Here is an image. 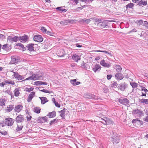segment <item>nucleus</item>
Wrapping results in <instances>:
<instances>
[{"instance_id": "nucleus-1", "label": "nucleus", "mask_w": 148, "mask_h": 148, "mask_svg": "<svg viewBox=\"0 0 148 148\" xmlns=\"http://www.w3.org/2000/svg\"><path fill=\"white\" fill-rule=\"evenodd\" d=\"M120 138L119 136L116 133H113V135L110 138V140L113 144L116 145L119 143Z\"/></svg>"}, {"instance_id": "nucleus-2", "label": "nucleus", "mask_w": 148, "mask_h": 148, "mask_svg": "<svg viewBox=\"0 0 148 148\" xmlns=\"http://www.w3.org/2000/svg\"><path fill=\"white\" fill-rule=\"evenodd\" d=\"M113 22V21L110 20H105L103 22L98 23L97 25L101 28H103L108 26V24L109 22Z\"/></svg>"}, {"instance_id": "nucleus-3", "label": "nucleus", "mask_w": 148, "mask_h": 148, "mask_svg": "<svg viewBox=\"0 0 148 148\" xmlns=\"http://www.w3.org/2000/svg\"><path fill=\"white\" fill-rule=\"evenodd\" d=\"M132 114L134 115H137L139 117H141L143 115L144 113L143 111L138 109L137 108L133 110L132 112Z\"/></svg>"}, {"instance_id": "nucleus-4", "label": "nucleus", "mask_w": 148, "mask_h": 148, "mask_svg": "<svg viewBox=\"0 0 148 148\" xmlns=\"http://www.w3.org/2000/svg\"><path fill=\"white\" fill-rule=\"evenodd\" d=\"M5 123L8 126H12L14 123V120L10 118H5Z\"/></svg>"}, {"instance_id": "nucleus-5", "label": "nucleus", "mask_w": 148, "mask_h": 148, "mask_svg": "<svg viewBox=\"0 0 148 148\" xmlns=\"http://www.w3.org/2000/svg\"><path fill=\"white\" fill-rule=\"evenodd\" d=\"M84 97L86 98H88L91 99H97L98 98L95 95L88 93H86L84 94Z\"/></svg>"}, {"instance_id": "nucleus-6", "label": "nucleus", "mask_w": 148, "mask_h": 148, "mask_svg": "<svg viewBox=\"0 0 148 148\" xmlns=\"http://www.w3.org/2000/svg\"><path fill=\"white\" fill-rule=\"evenodd\" d=\"M128 86V84L124 82L120 84L118 86V88L122 91H124L127 88Z\"/></svg>"}, {"instance_id": "nucleus-7", "label": "nucleus", "mask_w": 148, "mask_h": 148, "mask_svg": "<svg viewBox=\"0 0 148 148\" xmlns=\"http://www.w3.org/2000/svg\"><path fill=\"white\" fill-rule=\"evenodd\" d=\"M7 39L10 42H16L19 40V37L16 36H14L13 37L11 36H9Z\"/></svg>"}, {"instance_id": "nucleus-8", "label": "nucleus", "mask_w": 148, "mask_h": 148, "mask_svg": "<svg viewBox=\"0 0 148 148\" xmlns=\"http://www.w3.org/2000/svg\"><path fill=\"white\" fill-rule=\"evenodd\" d=\"M115 78L117 80H120L123 79L124 76L121 73L118 72L115 74Z\"/></svg>"}, {"instance_id": "nucleus-9", "label": "nucleus", "mask_w": 148, "mask_h": 148, "mask_svg": "<svg viewBox=\"0 0 148 148\" xmlns=\"http://www.w3.org/2000/svg\"><path fill=\"white\" fill-rule=\"evenodd\" d=\"M34 41L37 42H41L43 41V39L41 36L36 35L34 36Z\"/></svg>"}, {"instance_id": "nucleus-10", "label": "nucleus", "mask_w": 148, "mask_h": 148, "mask_svg": "<svg viewBox=\"0 0 148 148\" xmlns=\"http://www.w3.org/2000/svg\"><path fill=\"white\" fill-rule=\"evenodd\" d=\"M25 120L24 118L23 117V116L21 114H19L15 119V121L16 123H21L24 121Z\"/></svg>"}, {"instance_id": "nucleus-11", "label": "nucleus", "mask_w": 148, "mask_h": 148, "mask_svg": "<svg viewBox=\"0 0 148 148\" xmlns=\"http://www.w3.org/2000/svg\"><path fill=\"white\" fill-rule=\"evenodd\" d=\"M28 38V36L26 35H24L23 36L19 37V40L21 42H25L27 41Z\"/></svg>"}, {"instance_id": "nucleus-12", "label": "nucleus", "mask_w": 148, "mask_h": 148, "mask_svg": "<svg viewBox=\"0 0 148 148\" xmlns=\"http://www.w3.org/2000/svg\"><path fill=\"white\" fill-rule=\"evenodd\" d=\"M23 108V107L21 105H18L15 106L14 110L16 112L18 113L21 111Z\"/></svg>"}, {"instance_id": "nucleus-13", "label": "nucleus", "mask_w": 148, "mask_h": 148, "mask_svg": "<svg viewBox=\"0 0 148 148\" xmlns=\"http://www.w3.org/2000/svg\"><path fill=\"white\" fill-rule=\"evenodd\" d=\"M118 101L122 104H128L129 103V101L127 98H123V99H118Z\"/></svg>"}, {"instance_id": "nucleus-14", "label": "nucleus", "mask_w": 148, "mask_h": 148, "mask_svg": "<svg viewBox=\"0 0 148 148\" xmlns=\"http://www.w3.org/2000/svg\"><path fill=\"white\" fill-rule=\"evenodd\" d=\"M65 55V52L64 50L60 49L57 51V55L60 57H64Z\"/></svg>"}, {"instance_id": "nucleus-15", "label": "nucleus", "mask_w": 148, "mask_h": 148, "mask_svg": "<svg viewBox=\"0 0 148 148\" xmlns=\"http://www.w3.org/2000/svg\"><path fill=\"white\" fill-rule=\"evenodd\" d=\"M74 21L72 20L68 19L66 20L61 21L60 22V23L62 25H66L68 24L69 23H70L71 22H73Z\"/></svg>"}, {"instance_id": "nucleus-16", "label": "nucleus", "mask_w": 148, "mask_h": 148, "mask_svg": "<svg viewBox=\"0 0 148 148\" xmlns=\"http://www.w3.org/2000/svg\"><path fill=\"white\" fill-rule=\"evenodd\" d=\"M101 69V66L98 64H96L95 66L92 68V70L95 72L96 73L97 71H100Z\"/></svg>"}, {"instance_id": "nucleus-17", "label": "nucleus", "mask_w": 148, "mask_h": 148, "mask_svg": "<svg viewBox=\"0 0 148 148\" xmlns=\"http://www.w3.org/2000/svg\"><path fill=\"white\" fill-rule=\"evenodd\" d=\"M35 94V92H30V94L29 95L28 98L27 99V101L28 102H30L32 100V99L34 97Z\"/></svg>"}, {"instance_id": "nucleus-18", "label": "nucleus", "mask_w": 148, "mask_h": 148, "mask_svg": "<svg viewBox=\"0 0 148 148\" xmlns=\"http://www.w3.org/2000/svg\"><path fill=\"white\" fill-rule=\"evenodd\" d=\"M34 44L32 43L29 44L26 46L27 49L29 50L30 51H34Z\"/></svg>"}, {"instance_id": "nucleus-19", "label": "nucleus", "mask_w": 148, "mask_h": 148, "mask_svg": "<svg viewBox=\"0 0 148 148\" xmlns=\"http://www.w3.org/2000/svg\"><path fill=\"white\" fill-rule=\"evenodd\" d=\"M104 114L103 111L97 110L96 112L95 115L98 117H101Z\"/></svg>"}, {"instance_id": "nucleus-20", "label": "nucleus", "mask_w": 148, "mask_h": 148, "mask_svg": "<svg viewBox=\"0 0 148 148\" xmlns=\"http://www.w3.org/2000/svg\"><path fill=\"white\" fill-rule=\"evenodd\" d=\"M100 64L101 65L106 67H109L111 66L110 64L106 63L105 61L103 60L100 62Z\"/></svg>"}, {"instance_id": "nucleus-21", "label": "nucleus", "mask_w": 148, "mask_h": 148, "mask_svg": "<svg viewBox=\"0 0 148 148\" xmlns=\"http://www.w3.org/2000/svg\"><path fill=\"white\" fill-rule=\"evenodd\" d=\"M72 59L75 62H77L81 59L80 57L77 55L74 54L72 56Z\"/></svg>"}, {"instance_id": "nucleus-22", "label": "nucleus", "mask_w": 148, "mask_h": 148, "mask_svg": "<svg viewBox=\"0 0 148 148\" xmlns=\"http://www.w3.org/2000/svg\"><path fill=\"white\" fill-rule=\"evenodd\" d=\"M39 98L41 100L42 104H44L48 101L47 98L45 97H39Z\"/></svg>"}, {"instance_id": "nucleus-23", "label": "nucleus", "mask_w": 148, "mask_h": 148, "mask_svg": "<svg viewBox=\"0 0 148 148\" xmlns=\"http://www.w3.org/2000/svg\"><path fill=\"white\" fill-rule=\"evenodd\" d=\"M34 80H42L43 79V77L41 75H39L38 74H34Z\"/></svg>"}, {"instance_id": "nucleus-24", "label": "nucleus", "mask_w": 148, "mask_h": 148, "mask_svg": "<svg viewBox=\"0 0 148 148\" xmlns=\"http://www.w3.org/2000/svg\"><path fill=\"white\" fill-rule=\"evenodd\" d=\"M147 4V2L146 1H145L144 0H141L139 1L137 5L140 6H145Z\"/></svg>"}, {"instance_id": "nucleus-25", "label": "nucleus", "mask_w": 148, "mask_h": 148, "mask_svg": "<svg viewBox=\"0 0 148 148\" xmlns=\"http://www.w3.org/2000/svg\"><path fill=\"white\" fill-rule=\"evenodd\" d=\"M56 112L55 111H53L49 113L47 116H49V117L50 118H52L56 116Z\"/></svg>"}, {"instance_id": "nucleus-26", "label": "nucleus", "mask_w": 148, "mask_h": 148, "mask_svg": "<svg viewBox=\"0 0 148 148\" xmlns=\"http://www.w3.org/2000/svg\"><path fill=\"white\" fill-rule=\"evenodd\" d=\"M66 109L64 108L62 110L60 111L59 112L60 113V116H61L62 119H64L65 116V112L66 111Z\"/></svg>"}, {"instance_id": "nucleus-27", "label": "nucleus", "mask_w": 148, "mask_h": 148, "mask_svg": "<svg viewBox=\"0 0 148 148\" xmlns=\"http://www.w3.org/2000/svg\"><path fill=\"white\" fill-rule=\"evenodd\" d=\"M34 85L36 86H38L39 85H47V82L40 81L35 82L34 83Z\"/></svg>"}, {"instance_id": "nucleus-28", "label": "nucleus", "mask_w": 148, "mask_h": 148, "mask_svg": "<svg viewBox=\"0 0 148 148\" xmlns=\"http://www.w3.org/2000/svg\"><path fill=\"white\" fill-rule=\"evenodd\" d=\"M104 118L106 119V121H104L103 122V124L109 125L112 123V121L110 119L107 118L106 117H104Z\"/></svg>"}, {"instance_id": "nucleus-29", "label": "nucleus", "mask_w": 148, "mask_h": 148, "mask_svg": "<svg viewBox=\"0 0 148 148\" xmlns=\"http://www.w3.org/2000/svg\"><path fill=\"white\" fill-rule=\"evenodd\" d=\"M8 46L9 45L8 44H5L3 46L2 48L4 50L6 51H9L11 49V48L8 47Z\"/></svg>"}, {"instance_id": "nucleus-30", "label": "nucleus", "mask_w": 148, "mask_h": 148, "mask_svg": "<svg viewBox=\"0 0 148 148\" xmlns=\"http://www.w3.org/2000/svg\"><path fill=\"white\" fill-rule=\"evenodd\" d=\"M70 82L74 86L80 84V82H77L76 79L71 80Z\"/></svg>"}, {"instance_id": "nucleus-31", "label": "nucleus", "mask_w": 148, "mask_h": 148, "mask_svg": "<svg viewBox=\"0 0 148 148\" xmlns=\"http://www.w3.org/2000/svg\"><path fill=\"white\" fill-rule=\"evenodd\" d=\"M14 106L13 105H10L7 107V112H11L14 108Z\"/></svg>"}, {"instance_id": "nucleus-32", "label": "nucleus", "mask_w": 148, "mask_h": 148, "mask_svg": "<svg viewBox=\"0 0 148 148\" xmlns=\"http://www.w3.org/2000/svg\"><path fill=\"white\" fill-rule=\"evenodd\" d=\"M63 7L61 6L58 7L56 8V9L62 13L63 12H66L67 10L65 9H63Z\"/></svg>"}, {"instance_id": "nucleus-33", "label": "nucleus", "mask_w": 148, "mask_h": 148, "mask_svg": "<svg viewBox=\"0 0 148 148\" xmlns=\"http://www.w3.org/2000/svg\"><path fill=\"white\" fill-rule=\"evenodd\" d=\"M40 110L41 109L39 107H36L34 108V111L37 114H39L40 113Z\"/></svg>"}, {"instance_id": "nucleus-34", "label": "nucleus", "mask_w": 148, "mask_h": 148, "mask_svg": "<svg viewBox=\"0 0 148 148\" xmlns=\"http://www.w3.org/2000/svg\"><path fill=\"white\" fill-rule=\"evenodd\" d=\"M11 62L12 64H15L19 62L18 61V59H16L14 57H11Z\"/></svg>"}, {"instance_id": "nucleus-35", "label": "nucleus", "mask_w": 148, "mask_h": 148, "mask_svg": "<svg viewBox=\"0 0 148 148\" xmlns=\"http://www.w3.org/2000/svg\"><path fill=\"white\" fill-rule=\"evenodd\" d=\"M139 102L142 103H145L146 104H148V99H139Z\"/></svg>"}, {"instance_id": "nucleus-36", "label": "nucleus", "mask_w": 148, "mask_h": 148, "mask_svg": "<svg viewBox=\"0 0 148 148\" xmlns=\"http://www.w3.org/2000/svg\"><path fill=\"white\" fill-rule=\"evenodd\" d=\"M26 115L27 120L28 121H30L31 119V118H32V116L30 115L29 114V112H27Z\"/></svg>"}, {"instance_id": "nucleus-37", "label": "nucleus", "mask_w": 148, "mask_h": 148, "mask_svg": "<svg viewBox=\"0 0 148 148\" xmlns=\"http://www.w3.org/2000/svg\"><path fill=\"white\" fill-rule=\"evenodd\" d=\"M134 6V4L132 3H128V4L125 6L126 8V9H128V8H133Z\"/></svg>"}, {"instance_id": "nucleus-38", "label": "nucleus", "mask_w": 148, "mask_h": 148, "mask_svg": "<svg viewBox=\"0 0 148 148\" xmlns=\"http://www.w3.org/2000/svg\"><path fill=\"white\" fill-rule=\"evenodd\" d=\"M118 84L116 82H115V81L113 82H112L111 83V87H113L114 88H118Z\"/></svg>"}, {"instance_id": "nucleus-39", "label": "nucleus", "mask_w": 148, "mask_h": 148, "mask_svg": "<svg viewBox=\"0 0 148 148\" xmlns=\"http://www.w3.org/2000/svg\"><path fill=\"white\" fill-rule=\"evenodd\" d=\"M6 100L4 99H1L0 100V106H5V102Z\"/></svg>"}, {"instance_id": "nucleus-40", "label": "nucleus", "mask_w": 148, "mask_h": 148, "mask_svg": "<svg viewBox=\"0 0 148 148\" xmlns=\"http://www.w3.org/2000/svg\"><path fill=\"white\" fill-rule=\"evenodd\" d=\"M20 94V92L18 88H16L14 90V95L16 97L18 96Z\"/></svg>"}, {"instance_id": "nucleus-41", "label": "nucleus", "mask_w": 148, "mask_h": 148, "mask_svg": "<svg viewBox=\"0 0 148 148\" xmlns=\"http://www.w3.org/2000/svg\"><path fill=\"white\" fill-rule=\"evenodd\" d=\"M130 84L133 88H136L138 86V84L135 82H130Z\"/></svg>"}, {"instance_id": "nucleus-42", "label": "nucleus", "mask_w": 148, "mask_h": 148, "mask_svg": "<svg viewBox=\"0 0 148 148\" xmlns=\"http://www.w3.org/2000/svg\"><path fill=\"white\" fill-rule=\"evenodd\" d=\"M58 121V120L57 119H54L51 120L49 123V124L50 125H52L53 124L55 123H57Z\"/></svg>"}, {"instance_id": "nucleus-43", "label": "nucleus", "mask_w": 148, "mask_h": 148, "mask_svg": "<svg viewBox=\"0 0 148 148\" xmlns=\"http://www.w3.org/2000/svg\"><path fill=\"white\" fill-rule=\"evenodd\" d=\"M116 70L117 71L120 72L122 70L121 66L119 65H116Z\"/></svg>"}, {"instance_id": "nucleus-44", "label": "nucleus", "mask_w": 148, "mask_h": 148, "mask_svg": "<svg viewBox=\"0 0 148 148\" xmlns=\"http://www.w3.org/2000/svg\"><path fill=\"white\" fill-rule=\"evenodd\" d=\"M23 127V125L19 126L17 125V127L16 129V132H19L22 130Z\"/></svg>"}, {"instance_id": "nucleus-45", "label": "nucleus", "mask_w": 148, "mask_h": 148, "mask_svg": "<svg viewBox=\"0 0 148 148\" xmlns=\"http://www.w3.org/2000/svg\"><path fill=\"white\" fill-rule=\"evenodd\" d=\"M5 83L6 84H8L12 85H14L15 84L14 82L12 81H10L9 80H5Z\"/></svg>"}, {"instance_id": "nucleus-46", "label": "nucleus", "mask_w": 148, "mask_h": 148, "mask_svg": "<svg viewBox=\"0 0 148 148\" xmlns=\"http://www.w3.org/2000/svg\"><path fill=\"white\" fill-rule=\"evenodd\" d=\"M40 30L42 31L43 33L44 34H46L47 31V29L44 27H41L40 28Z\"/></svg>"}, {"instance_id": "nucleus-47", "label": "nucleus", "mask_w": 148, "mask_h": 148, "mask_svg": "<svg viewBox=\"0 0 148 148\" xmlns=\"http://www.w3.org/2000/svg\"><path fill=\"white\" fill-rule=\"evenodd\" d=\"M143 25L145 26L146 29H148V23L147 21H144L143 22Z\"/></svg>"}, {"instance_id": "nucleus-48", "label": "nucleus", "mask_w": 148, "mask_h": 148, "mask_svg": "<svg viewBox=\"0 0 148 148\" xmlns=\"http://www.w3.org/2000/svg\"><path fill=\"white\" fill-rule=\"evenodd\" d=\"M137 21L138 25L139 26L141 25L143 23V20L142 19L137 20Z\"/></svg>"}, {"instance_id": "nucleus-49", "label": "nucleus", "mask_w": 148, "mask_h": 148, "mask_svg": "<svg viewBox=\"0 0 148 148\" xmlns=\"http://www.w3.org/2000/svg\"><path fill=\"white\" fill-rule=\"evenodd\" d=\"M93 0H81V1L84 2L85 3L91 2Z\"/></svg>"}, {"instance_id": "nucleus-50", "label": "nucleus", "mask_w": 148, "mask_h": 148, "mask_svg": "<svg viewBox=\"0 0 148 148\" xmlns=\"http://www.w3.org/2000/svg\"><path fill=\"white\" fill-rule=\"evenodd\" d=\"M29 79L32 80H34V76L33 74L32 76H31L29 77L26 78L25 80H28Z\"/></svg>"}, {"instance_id": "nucleus-51", "label": "nucleus", "mask_w": 148, "mask_h": 148, "mask_svg": "<svg viewBox=\"0 0 148 148\" xmlns=\"http://www.w3.org/2000/svg\"><path fill=\"white\" fill-rule=\"evenodd\" d=\"M38 123H42L43 122L42 117H39L38 119Z\"/></svg>"}, {"instance_id": "nucleus-52", "label": "nucleus", "mask_w": 148, "mask_h": 148, "mask_svg": "<svg viewBox=\"0 0 148 148\" xmlns=\"http://www.w3.org/2000/svg\"><path fill=\"white\" fill-rule=\"evenodd\" d=\"M34 89V88L31 87L30 88H26L25 90L27 92H30L33 90Z\"/></svg>"}, {"instance_id": "nucleus-53", "label": "nucleus", "mask_w": 148, "mask_h": 148, "mask_svg": "<svg viewBox=\"0 0 148 148\" xmlns=\"http://www.w3.org/2000/svg\"><path fill=\"white\" fill-rule=\"evenodd\" d=\"M90 19H91L95 21V22H99L101 21V19H98L96 18H90Z\"/></svg>"}, {"instance_id": "nucleus-54", "label": "nucleus", "mask_w": 148, "mask_h": 148, "mask_svg": "<svg viewBox=\"0 0 148 148\" xmlns=\"http://www.w3.org/2000/svg\"><path fill=\"white\" fill-rule=\"evenodd\" d=\"M137 121L140 122V121L138 119H134L132 120V123H135Z\"/></svg>"}, {"instance_id": "nucleus-55", "label": "nucleus", "mask_w": 148, "mask_h": 148, "mask_svg": "<svg viewBox=\"0 0 148 148\" xmlns=\"http://www.w3.org/2000/svg\"><path fill=\"white\" fill-rule=\"evenodd\" d=\"M97 51L103 52L105 53H108L110 55H111V54L110 53V52H109L108 51H105L98 50V51Z\"/></svg>"}, {"instance_id": "nucleus-56", "label": "nucleus", "mask_w": 148, "mask_h": 148, "mask_svg": "<svg viewBox=\"0 0 148 148\" xmlns=\"http://www.w3.org/2000/svg\"><path fill=\"white\" fill-rule=\"evenodd\" d=\"M16 79H17L18 80H20L23 79H24V77L23 76L19 75Z\"/></svg>"}, {"instance_id": "nucleus-57", "label": "nucleus", "mask_w": 148, "mask_h": 148, "mask_svg": "<svg viewBox=\"0 0 148 148\" xmlns=\"http://www.w3.org/2000/svg\"><path fill=\"white\" fill-rule=\"evenodd\" d=\"M22 45H23V44L21 43H18L16 45L19 49H21V48L22 47Z\"/></svg>"}, {"instance_id": "nucleus-58", "label": "nucleus", "mask_w": 148, "mask_h": 148, "mask_svg": "<svg viewBox=\"0 0 148 148\" xmlns=\"http://www.w3.org/2000/svg\"><path fill=\"white\" fill-rule=\"evenodd\" d=\"M141 90L142 91H144L145 93H146L147 92H148V90L146 89L143 86H141Z\"/></svg>"}, {"instance_id": "nucleus-59", "label": "nucleus", "mask_w": 148, "mask_h": 148, "mask_svg": "<svg viewBox=\"0 0 148 148\" xmlns=\"http://www.w3.org/2000/svg\"><path fill=\"white\" fill-rule=\"evenodd\" d=\"M46 34H47L48 35H49L51 36H53L54 35V34L53 33L51 32L50 31H47L46 33Z\"/></svg>"}, {"instance_id": "nucleus-60", "label": "nucleus", "mask_w": 148, "mask_h": 148, "mask_svg": "<svg viewBox=\"0 0 148 148\" xmlns=\"http://www.w3.org/2000/svg\"><path fill=\"white\" fill-rule=\"evenodd\" d=\"M44 92L48 93L49 94L52 93L53 92V91H52L48 90H47L45 89H44Z\"/></svg>"}, {"instance_id": "nucleus-61", "label": "nucleus", "mask_w": 148, "mask_h": 148, "mask_svg": "<svg viewBox=\"0 0 148 148\" xmlns=\"http://www.w3.org/2000/svg\"><path fill=\"white\" fill-rule=\"evenodd\" d=\"M19 74H18V73L16 72H14V77L16 78H17V77L19 75Z\"/></svg>"}, {"instance_id": "nucleus-62", "label": "nucleus", "mask_w": 148, "mask_h": 148, "mask_svg": "<svg viewBox=\"0 0 148 148\" xmlns=\"http://www.w3.org/2000/svg\"><path fill=\"white\" fill-rule=\"evenodd\" d=\"M91 19H88L86 20H83L84 22H85L87 24L89 23L90 21H91Z\"/></svg>"}, {"instance_id": "nucleus-63", "label": "nucleus", "mask_w": 148, "mask_h": 148, "mask_svg": "<svg viewBox=\"0 0 148 148\" xmlns=\"http://www.w3.org/2000/svg\"><path fill=\"white\" fill-rule=\"evenodd\" d=\"M86 5H83L81 7H78L77 8V9L79 10H82V9H83L85 7H86Z\"/></svg>"}, {"instance_id": "nucleus-64", "label": "nucleus", "mask_w": 148, "mask_h": 148, "mask_svg": "<svg viewBox=\"0 0 148 148\" xmlns=\"http://www.w3.org/2000/svg\"><path fill=\"white\" fill-rule=\"evenodd\" d=\"M86 63L84 62H83L82 64L81 67L82 68L86 69Z\"/></svg>"}]
</instances>
